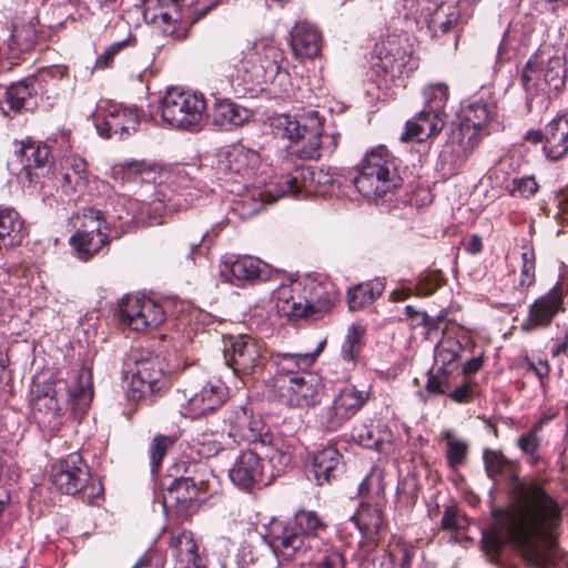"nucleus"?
<instances>
[{
  "instance_id": "f257e3e1",
  "label": "nucleus",
  "mask_w": 568,
  "mask_h": 568,
  "mask_svg": "<svg viewBox=\"0 0 568 568\" xmlns=\"http://www.w3.org/2000/svg\"><path fill=\"white\" fill-rule=\"evenodd\" d=\"M510 505L495 524L483 532L481 547L495 561L501 547L509 542L532 567L545 568L554 556V528L560 521L558 504L532 481L514 480Z\"/></svg>"
},
{
  "instance_id": "f03ea898",
  "label": "nucleus",
  "mask_w": 568,
  "mask_h": 568,
  "mask_svg": "<svg viewBox=\"0 0 568 568\" xmlns=\"http://www.w3.org/2000/svg\"><path fill=\"white\" fill-rule=\"evenodd\" d=\"M30 406L37 423L55 430L62 423L68 409L74 417L83 414L93 397L90 373L82 369L70 382L55 379L43 384H33Z\"/></svg>"
},
{
  "instance_id": "7ed1b4c3",
  "label": "nucleus",
  "mask_w": 568,
  "mask_h": 568,
  "mask_svg": "<svg viewBox=\"0 0 568 568\" xmlns=\"http://www.w3.org/2000/svg\"><path fill=\"white\" fill-rule=\"evenodd\" d=\"M496 115L497 105L490 99L480 97L464 105L459 112V124L438 155V170L448 175L457 174L484 136L490 133L488 125Z\"/></svg>"
},
{
  "instance_id": "20e7f679",
  "label": "nucleus",
  "mask_w": 568,
  "mask_h": 568,
  "mask_svg": "<svg viewBox=\"0 0 568 568\" xmlns=\"http://www.w3.org/2000/svg\"><path fill=\"white\" fill-rule=\"evenodd\" d=\"M337 301L338 291L332 282L307 276L278 287L272 303L278 317L303 320L331 315Z\"/></svg>"
},
{
  "instance_id": "39448f33",
  "label": "nucleus",
  "mask_w": 568,
  "mask_h": 568,
  "mask_svg": "<svg viewBox=\"0 0 568 568\" xmlns=\"http://www.w3.org/2000/svg\"><path fill=\"white\" fill-rule=\"evenodd\" d=\"M326 525L313 510H298L292 523L272 519L263 535L272 551L283 559L313 558L316 536Z\"/></svg>"
},
{
  "instance_id": "423d86ee",
  "label": "nucleus",
  "mask_w": 568,
  "mask_h": 568,
  "mask_svg": "<svg viewBox=\"0 0 568 568\" xmlns=\"http://www.w3.org/2000/svg\"><path fill=\"white\" fill-rule=\"evenodd\" d=\"M282 173L275 176L258 195L266 202L300 194L328 196L339 189V178L329 170L314 169L304 163L283 162Z\"/></svg>"
},
{
  "instance_id": "0eeeda50",
  "label": "nucleus",
  "mask_w": 568,
  "mask_h": 568,
  "mask_svg": "<svg viewBox=\"0 0 568 568\" xmlns=\"http://www.w3.org/2000/svg\"><path fill=\"white\" fill-rule=\"evenodd\" d=\"M402 183L397 159L385 145H378L365 153L353 179L356 190L364 197L374 201L398 189Z\"/></svg>"
},
{
  "instance_id": "6e6552de",
  "label": "nucleus",
  "mask_w": 568,
  "mask_h": 568,
  "mask_svg": "<svg viewBox=\"0 0 568 568\" xmlns=\"http://www.w3.org/2000/svg\"><path fill=\"white\" fill-rule=\"evenodd\" d=\"M566 74L564 58L554 55L545 62L541 54H534L524 65L520 75L528 111H532L536 98H540L544 103L550 100L549 93H558L566 84Z\"/></svg>"
},
{
  "instance_id": "1a4fd4ad",
  "label": "nucleus",
  "mask_w": 568,
  "mask_h": 568,
  "mask_svg": "<svg viewBox=\"0 0 568 568\" xmlns=\"http://www.w3.org/2000/svg\"><path fill=\"white\" fill-rule=\"evenodd\" d=\"M227 395V387L221 379L201 375L176 389L174 402L182 416L194 419L219 408Z\"/></svg>"
},
{
  "instance_id": "9d476101",
  "label": "nucleus",
  "mask_w": 568,
  "mask_h": 568,
  "mask_svg": "<svg viewBox=\"0 0 568 568\" xmlns=\"http://www.w3.org/2000/svg\"><path fill=\"white\" fill-rule=\"evenodd\" d=\"M203 94L170 88L161 100L160 111L164 122L170 126L190 132L197 131L205 111Z\"/></svg>"
},
{
  "instance_id": "9b49d317",
  "label": "nucleus",
  "mask_w": 568,
  "mask_h": 568,
  "mask_svg": "<svg viewBox=\"0 0 568 568\" xmlns=\"http://www.w3.org/2000/svg\"><path fill=\"white\" fill-rule=\"evenodd\" d=\"M374 52L376 61L372 70L379 78L393 80L418 68L414 45L406 33L388 34L376 43Z\"/></svg>"
},
{
  "instance_id": "f8f14e48",
  "label": "nucleus",
  "mask_w": 568,
  "mask_h": 568,
  "mask_svg": "<svg viewBox=\"0 0 568 568\" xmlns=\"http://www.w3.org/2000/svg\"><path fill=\"white\" fill-rule=\"evenodd\" d=\"M275 128L283 132L297 148L294 154L301 160H316L321 156V136L323 131L318 113L312 111L308 116L298 118L281 114L275 119Z\"/></svg>"
},
{
  "instance_id": "ddd939ff",
  "label": "nucleus",
  "mask_w": 568,
  "mask_h": 568,
  "mask_svg": "<svg viewBox=\"0 0 568 568\" xmlns=\"http://www.w3.org/2000/svg\"><path fill=\"white\" fill-rule=\"evenodd\" d=\"M275 387L282 404L291 408H306L320 403L323 384L317 374L303 372L294 376L277 377Z\"/></svg>"
},
{
  "instance_id": "4468645a",
  "label": "nucleus",
  "mask_w": 568,
  "mask_h": 568,
  "mask_svg": "<svg viewBox=\"0 0 568 568\" xmlns=\"http://www.w3.org/2000/svg\"><path fill=\"white\" fill-rule=\"evenodd\" d=\"M223 433L233 439V442L254 444L255 449L257 445L266 439L270 429L265 425L263 418L254 414L246 406H237L229 409L224 416Z\"/></svg>"
},
{
  "instance_id": "2eb2a0df",
  "label": "nucleus",
  "mask_w": 568,
  "mask_h": 568,
  "mask_svg": "<svg viewBox=\"0 0 568 568\" xmlns=\"http://www.w3.org/2000/svg\"><path fill=\"white\" fill-rule=\"evenodd\" d=\"M368 397V392L357 389L353 385L342 387L333 403L320 414L322 428L329 432L337 430L364 407Z\"/></svg>"
},
{
  "instance_id": "dca6fc26",
  "label": "nucleus",
  "mask_w": 568,
  "mask_h": 568,
  "mask_svg": "<svg viewBox=\"0 0 568 568\" xmlns=\"http://www.w3.org/2000/svg\"><path fill=\"white\" fill-rule=\"evenodd\" d=\"M185 0H144L143 18L154 24L163 36L173 40H184L186 29L182 21V7Z\"/></svg>"
},
{
  "instance_id": "f3484780",
  "label": "nucleus",
  "mask_w": 568,
  "mask_h": 568,
  "mask_svg": "<svg viewBox=\"0 0 568 568\" xmlns=\"http://www.w3.org/2000/svg\"><path fill=\"white\" fill-rule=\"evenodd\" d=\"M229 341L225 357L236 375H255L263 369L265 356L262 343L245 334L231 336Z\"/></svg>"
},
{
  "instance_id": "a211bd4d",
  "label": "nucleus",
  "mask_w": 568,
  "mask_h": 568,
  "mask_svg": "<svg viewBox=\"0 0 568 568\" xmlns=\"http://www.w3.org/2000/svg\"><path fill=\"white\" fill-rule=\"evenodd\" d=\"M140 125L139 110L121 104L110 105L105 113L95 120L98 134L103 139L125 140L133 135Z\"/></svg>"
},
{
  "instance_id": "6ab92c4d",
  "label": "nucleus",
  "mask_w": 568,
  "mask_h": 568,
  "mask_svg": "<svg viewBox=\"0 0 568 568\" xmlns=\"http://www.w3.org/2000/svg\"><path fill=\"white\" fill-rule=\"evenodd\" d=\"M51 477L59 490L74 495L87 486L90 470L79 453H71L52 467Z\"/></svg>"
},
{
  "instance_id": "aec40b11",
  "label": "nucleus",
  "mask_w": 568,
  "mask_h": 568,
  "mask_svg": "<svg viewBox=\"0 0 568 568\" xmlns=\"http://www.w3.org/2000/svg\"><path fill=\"white\" fill-rule=\"evenodd\" d=\"M209 116L220 131L231 132L248 123L254 112L232 99L215 97Z\"/></svg>"
},
{
  "instance_id": "412c9836",
  "label": "nucleus",
  "mask_w": 568,
  "mask_h": 568,
  "mask_svg": "<svg viewBox=\"0 0 568 568\" xmlns=\"http://www.w3.org/2000/svg\"><path fill=\"white\" fill-rule=\"evenodd\" d=\"M260 164V152L239 143L231 145L223 153L219 161V169L226 174H235L245 179L253 176Z\"/></svg>"
},
{
  "instance_id": "4be33fe9",
  "label": "nucleus",
  "mask_w": 568,
  "mask_h": 568,
  "mask_svg": "<svg viewBox=\"0 0 568 568\" xmlns=\"http://www.w3.org/2000/svg\"><path fill=\"white\" fill-rule=\"evenodd\" d=\"M290 45L295 58L313 60L322 50L321 31L308 21H298L290 32Z\"/></svg>"
},
{
  "instance_id": "5701e85b",
  "label": "nucleus",
  "mask_w": 568,
  "mask_h": 568,
  "mask_svg": "<svg viewBox=\"0 0 568 568\" xmlns=\"http://www.w3.org/2000/svg\"><path fill=\"white\" fill-rule=\"evenodd\" d=\"M264 469L257 452L244 450L229 471L230 479L243 490L253 488L263 480Z\"/></svg>"
},
{
  "instance_id": "b1692460",
  "label": "nucleus",
  "mask_w": 568,
  "mask_h": 568,
  "mask_svg": "<svg viewBox=\"0 0 568 568\" xmlns=\"http://www.w3.org/2000/svg\"><path fill=\"white\" fill-rule=\"evenodd\" d=\"M23 171L30 181L44 175L52 168L54 160L48 143H23L18 151Z\"/></svg>"
},
{
  "instance_id": "393cba45",
  "label": "nucleus",
  "mask_w": 568,
  "mask_h": 568,
  "mask_svg": "<svg viewBox=\"0 0 568 568\" xmlns=\"http://www.w3.org/2000/svg\"><path fill=\"white\" fill-rule=\"evenodd\" d=\"M156 301L140 293L123 295L113 306L116 320H156Z\"/></svg>"
},
{
  "instance_id": "a878e982",
  "label": "nucleus",
  "mask_w": 568,
  "mask_h": 568,
  "mask_svg": "<svg viewBox=\"0 0 568 568\" xmlns=\"http://www.w3.org/2000/svg\"><path fill=\"white\" fill-rule=\"evenodd\" d=\"M258 445V455H262L271 467L268 480L281 476L286 471L292 462L291 446L281 437H275L271 433Z\"/></svg>"
},
{
  "instance_id": "bb28decb",
  "label": "nucleus",
  "mask_w": 568,
  "mask_h": 568,
  "mask_svg": "<svg viewBox=\"0 0 568 568\" xmlns=\"http://www.w3.org/2000/svg\"><path fill=\"white\" fill-rule=\"evenodd\" d=\"M542 152L547 160L557 162L568 153V114L556 116L546 124Z\"/></svg>"
},
{
  "instance_id": "cd10ccee",
  "label": "nucleus",
  "mask_w": 568,
  "mask_h": 568,
  "mask_svg": "<svg viewBox=\"0 0 568 568\" xmlns=\"http://www.w3.org/2000/svg\"><path fill=\"white\" fill-rule=\"evenodd\" d=\"M445 125V116L423 109L412 120L405 124V133L402 135L403 141L423 142L429 138L440 133Z\"/></svg>"
},
{
  "instance_id": "c85d7f7f",
  "label": "nucleus",
  "mask_w": 568,
  "mask_h": 568,
  "mask_svg": "<svg viewBox=\"0 0 568 568\" xmlns=\"http://www.w3.org/2000/svg\"><path fill=\"white\" fill-rule=\"evenodd\" d=\"M39 85L36 77H27L13 82L7 88L3 102L16 113L32 110L37 105Z\"/></svg>"
},
{
  "instance_id": "c756f323",
  "label": "nucleus",
  "mask_w": 568,
  "mask_h": 568,
  "mask_svg": "<svg viewBox=\"0 0 568 568\" xmlns=\"http://www.w3.org/2000/svg\"><path fill=\"white\" fill-rule=\"evenodd\" d=\"M204 486L200 485L193 478L181 477L172 481L163 494L165 506H176L181 509H187L192 501L204 498Z\"/></svg>"
},
{
  "instance_id": "7c9ffc66",
  "label": "nucleus",
  "mask_w": 568,
  "mask_h": 568,
  "mask_svg": "<svg viewBox=\"0 0 568 568\" xmlns=\"http://www.w3.org/2000/svg\"><path fill=\"white\" fill-rule=\"evenodd\" d=\"M352 438L361 446L387 453L392 445L393 433L383 424L356 425L352 432Z\"/></svg>"
},
{
  "instance_id": "2f4dec72",
  "label": "nucleus",
  "mask_w": 568,
  "mask_h": 568,
  "mask_svg": "<svg viewBox=\"0 0 568 568\" xmlns=\"http://www.w3.org/2000/svg\"><path fill=\"white\" fill-rule=\"evenodd\" d=\"M565 311V290L562 284L558 282L549 292L535 300L530 305L528 320H552Z\"/></svg>"
},
{
  "instance_id": "473e14b6",
  "label": "nucleus",
  "mask_w": 568,
  "mask_h": 568,
  "mask_svg": "<svg viewBox=\"0 0 568 568\" xmlns=\"http://www.w3.org/2000/svg\"><path fill=\"white\" fill-rule=\"evenodd\" d=\"M342 455L334 447H325L313 456L311 474L317 485L322 486L336 478L341 471Z\"/></svg>"
},
{
  "instance_id": "72a5a7b5",
  "label": "nucleus",
  "mask_w": 568,
  "mask_h": 568,
  "mask_svg": "<svg viewBox=\"0 0 568 568\" xmlns=\"http://www.w3.org/2000/svg\"><path fill=\"white\" fill-rule=\"evenodd\" d=\"M170 547L175 560L185 565V568H206L191 531L173 534L170 538Z\"/></svg>"
},
{
  "instance_id": "f704fd0d",
  "label": "nucleus",
  "mask_w": 568,
  "mask_h": 568,
  "mask_svg": "<svg viewBox=\"0 0 568 568\" xmlns=\"http://www.w3.org/2000/svg\"><path fill=\"white\" fill-rule=\"evenodd\" d=\"M285 61L284 51L273 44L265 43L256 50V63L258 70L255 78H261L263 82H272L282 74L283 62Z\"/></svg>"
},
{
  "instance_id": "c9c22d12",
  "label": "nucleus",
  "mask_w": 568,
  "mask_h": 568,
  "mask_svg": "<svg viewBox=\"0 0 568 568\" xmlns=\"http://www.w3.org/2000/svg\"><path fill=\"white\" fill-rule=\"evenodd\" d=\"M61 187L65 194L82 192L88 185V163L78 155L67 156L61 163Z\"/></svg>"
},
{
  "instance_id": "e433bc0d",
  "label": "nucleus",
  "mask_w": 568,
  "mask_h": 568,
  "mask_svg": "<svg viewBox=\"0 0 568 568\" xmlns=\"http://www.w3.org/2000/svg\"><path fill=\"white\" fill-rule=\"evenodd\" d=\"M445 283V278L443 276L442 271L434 270L429 272L422 273L414 287L399 286L395 288L390 293V300L394 302H403L410 297L412 295H416L419 297H425L434 294L437 290H439Z\"/></svg>"
},
{
  "instance_id": "4c0bfd02",
  "label": "nucleus",
  "mask_w": 568,
  "mask_h": 568,
  "mask_svg": "<svg viewBox=\"0 0 568 568\" xmlns=\"http://www.w3.org/2000/svg\"><path fill=\"white\" fill-rule=\"evenodd\" d=\"M24 239V221L12 207L0 205V251L18 246Z\"/></svg>"
},
{
  "instance_id": "58836bf2",
  "label": "nucleus",
  "mask_w": 568,
  "mask_h": 568,
  "mask_svg": "<svg viewBox=\"0 0 568 568\" xmlns=\"http://www.w3.org/2000/svg\"><path fill=\"white\" fill-rule=\"evenodd\" d=\"M110 242L111 239L109 234H90L85 236V233L80 232H75L69 240L74 255L83 262L93 258L103 247L108 246Z\"/></svg>"
},
{
  "instance_id": "ea45409f",
  "label": "nucleus",
  "mask_w": 568,
  "mask_h": 568,
  "mask_svg": "<svg viewBox=\"0 0 568 568\" xmlns=\"http://www.w3.org/2000/svg\"><path fill=\"white\" fill-rule=\"evenodd\" d=\"M156 320H201L203 311L186 301L162 298L156 301Z\"/></svg>"
},
{
  "instance_id": "a19ab883",
  "label": "nucleus",
  "mask_w": 568,
  "mask_h": 568,
  "mask_svg": "<svg viewBox=\"0 0 568 568\" xmlns=\"http://www.w3.org/2000/svg\"><path fill=\"white\" fill-rule=\"evenodd\" d=\"M385 290L382 280L363 282L347 291V304L351 311H361L372 305Z\"/></svg>"
},
{
  "instance_id": "79ce46f5",
  "label": "nucleus",
  "mask_w": 568,
  "mask_h": 568,
  "mask_svg": "<svg viewBox=\"0 0 568 568\" xmlns=\"http://www.w3.org/2000/svg\"><path fill=\"white\" fill-rule=\"evenodd\" d=\"M438 8L428 21V29L434 37H440L455 31L463 23V16L457 4H436Z\"/></svg>"
},
{
  "instance_id": "37998d69",
  "label": "nucleus",
  "mask_w": 568,
  "mask_h": 568,
  "mask_svg": "<svg viewBox=\"0 0 568 568\" xmlns=\"http://www.w3.org/2000/svg\"><path fill=\"white\" fill-rule=\"evenodd\" d=\"M229 268L236 282L265 281L268 277L267 265L252 256L237 257Z\"/></svg>"
},
{
  "instance_id": "c03bdc74",
  "label": "nucleus",
  "mask_w": 568,
  "mask_h": 568,
  "mask_svg": "<svg viewBox=\"0 0 568 568\" xmlns=\"http://www.w3.org/2000/svg\"><path fill=\"white\" fill-rule=\"evenodd\" d=\"M112 171L114 178L122 182H150L154 180L156 165L145 161L132 160L115 164Z\"/></svg>"
},
{
  "instance_id": "a18cd8bd",
  "label": "nucleus",
  "mask_w": 568,
  "mask_h": 568,
  "mask_svg": "<svg viewBox=\"0 0 568 568\" xmlns=\"http://www.w3.org/2000/svg\"><path fill=\"white\" fill-rule=\"evenodd\" d=\"M324 342L318 344L314 354H293V353H277L272 356L274 365L277 367L278 377L294 376V367H300L301 364L308 365L321 353Z\"/></svg>"
},
{
  "instance_id": "49530a36",
  "label": "nucleus",
  "mask_w": 568,
  "mask_h": 568,
  "mask_svg": "<svg viewBox=\"0 0 568 568\" xmlns=\"http://www.w3.org/2000/svg\"><path fill=\"white\" fill-rule=\"evenodd\" d=\"M105 217L102 211L95 207H84L80 215L75 217L77 231L90 234H109V229L104 226Z\"/></svg>"
},
{
  "instance_id": "de8ad7c7",
  "label": "nucleus",
  "mask_w": 568,
  "mask_h": 568,
  "mask_svg": "<svg viewBox=\"0 0 568 568\" xmlns=\"http://www.w3.org/2000/svg\"><path fill=\"white\" fill-rule=\"evenodd\" d=\"M365 327L361 324H352L342 344L341 356L344 362L355 365L363 346Z\"/></svg>"
},
{
  "instance_id": "09e8293b",
  "label": "nucleus",
  "mask_w": 568,
  "mask_h": 568,
  "mask_svg": "<svg viewBox=\"0 0 568 568\" xmlns=\"http://www.w3.org/2000/svg\"><path fill=\"white\" fill-rule=\"evenodd\" d=\"M11 38L13 45L21 52L32 51L39 39L38 22L30 20L20 26H14Z\"/></svg>"
},
{
  "instance_id": "8fccbe9b",
  "label": "nucleus",
  "mask_w": 568,
  "mask_h": 568,
  "mask_svg": "<svg viewBox=\"0 0 568 568\" xmlns=\"http://www.w3.org/2000/svg\"><path fill=\"white\" fill-rule=\"evenodd\" d=\"M135 371L144 378L163 389L166 385L163 364L160 357L150 356L140 358L135 363Z\"/></svg>"
},
{
  "instance_id": "3c124183",
  "label": "nucleus",
  "mask_w": 568,
  "mask_h": 568,
  "mask_svg": "<svg viewBox=\"0 0 568 568\" xmlns=\"http://www.w3.org/2000/svg\"><path fill=\"white\" fill-rule=\"evenodd\" d=\"M354 520L362 534L368 537L376 535L383 526L381 510L371 506H362Z\"/></svg>"
},
{
  "instance_id": "603ef678",
  "label": "nucleus",
  "mask_w": 568,
  "mask_h": 568,
  "mask_svg": "<svg viewBox=\"0 0 568 568\" xmlns=\"http://www.w3.org/2000/svg\"><path fill=\"white\" fill-rule=\"evenodd\" d=\"M425 105L424 109L437 113L442 116L445 114V105L449 99V90L446 84H430L424 90Z\"/></svg>"
},
{
  "instance_id": "864d4df0",
  "label": "nucleus",
  "mask_w": 568,
  "mask_h": 568,
  "mask_svg": "<svg viewBox=\"0 0 568 568\" xmlns=\"http://www.w3.org/2000/svg\"><path fill=\"white\" fill-rule=\"evenodd\" d=\"M519 287L529 288L536 282V252L531 244L523 246Z\"/></svg>"
},
{
  "instance_id": "5fc2aeb1",
  "label": "nucleus",
  "mask_w": 568,
  "mask_h": 568,
  "mask_svg": "<svg viewBox=\"0 0 568 568\" xmlns=\"http://www.w3.org/2000/svg\"><path fill=\"white\" fill-rule=\"evenodd\" d=\"M156 385L144 378L136 371L131 376L128 386V396L134 400L149 399L153 394L161 392Z\"/></svg>"
},
{
  "instance_id": "6e6d98bb",
  "label": "nucleus",
  "mask_w": 568,
  "mask_h": 568,
  "mask_svg": "<svg viewBox=\"0 0 568 568\" xmlns=\"http://www.w3.org/2000/svg\"><path fill=\"white\" fill-rule=\"evenodd\" d=\"M173 444V439L169 436H155L150 446L152 471L158 470L169 447Z\"/></svg>"
},
{
  "instance_id": "4d7b16f0",
  "label": "nucleus",
  "mask_w": 568,
  "mask_h": 568,
  "mask_svg": "<svg viewBox=\"0 0 568 568\" xmlns=\"http://www.w3.org/2000/svg\"><path fill=\"white\" fill-rule=\"evenodd\" d=\"M468 446L465 442L459 439H448L447 442V463L449 467L457 468L462 466L467 456Z\"/></svg>"
},
{
  "instance_id": "13d9d810",
  "label": "nucleus",
  "mask_w": 568,
  "mask_h": 568,
  "mask_svg": "<svg viewBox=\"0 0 568 568\" xmlns=\"http://www.w3.org/2000/svg\"><path fill=\"white\" fill-rule=\"evenodd\" d=\"M384 489L383 474L378 469H372L358 486L359 495H367L369 493L382 495Z\"/></svg>"
},
{
  "instance_id": "bf43d9fd",
  "label": "nucleus",
  "mask_w": 568,
  "mask_h": 568,
  "mask_svg": "<svg viewBox=\"0 0 568 568\" xmlns=\"http://www.w3.org/2000/svg\"><path fill=\"white\" fill-rule=\"evenodd\" d=\"M539 429H535V426L526 434L521 435L518 439V445L524 454L528 456L531 463L537 460V450L540 445V439L537 436V432Z\"/></svg>"
},
{
  "instance_id": "052dcab7",
  "label": "nucleus",
  "mask_w": 568,
  "mask_h": 568,
  "mask_svg": "<svg viewBox=\"0 0 568 568\" xmlns=\"http://www.w3.org/2000/svg\"><path fill=\"white\" fill-rule=\"evenodd\" d=\"M6 274L10 282L19 287L27 286L32 280V270L29 265L20 263L9 266Z\"/></svg>"
},
{
  "instance_id": "680f3d73",
  "label": "nucleus",
  "mask_w": 568,
  "mask_h": 568,
  "mask_svg": "<svg viewBox=\"0 0 568 568\" xmlns=\"http://www.w3.org/2000/svg\"><path fill=\"white\" fill-rule=\"evenodd\" d=\"M539 189V184L532 176H524L513 181V190L510 193L514 195L516 192L525 199L534 196Z\"/></svg>"
},
{
  "instance_id": "e2e57ef3",
  "label": "nucleus",
  "mask_w": 568,
  "mask_h": 568,
  "mask_svg": "<svg viewBox=\"0 0 568 568\" xmlns=\"http://www.w3.org/2000/svg\"><path fill=\"white\" fill-rule=\"evenodd\" d=\"M484 460L486 471L489 477H493L494 475L498 474L506 464L505 457L500 453L495 450H486L484 453Z\"/></svg>"
},
{
  "instance_id": "0e129e2a",
  "label": "nucleus",
  "mask_w": 568,
  "mask_h": 568,
  "mask_svg": "<svg viewBox=\"0 0 568 568\" xmlns=\"http://www.w3.org/2000/svg\"><path fill=\"white\" fill-rule=\"evenodd\" d=\"M193 447H196L197 454L204 458L215 456L221 449L220 443L214 439L201 440L199 438H195L193 439Z\"/></svg>"
},
{
  "instance_id": "69168bd1",
  "label": "nucleus",
  "mask_w": 568,
  "mask_h": 568,
  "mask_svg": "<svg viewBox=\"0 0 568 568\" xmlns=\"http://www.w3.org/2000/svg\"><path fill=\"white\" fill-rule=\"evenodd\" d=\"M345 559L338 550H331L325 554L320 568H344Z\"/></svg>"
},
{
  "instance_id": "338daca9",
  "label": "nucleus",
  "mask_w": 568,
  "mask_h": 568,
  "mask_svg": "<svg viewBox=\"0 0 568 568\" xmlns=\"http://www.w3.org/2000/svg\"><path fill=\"white\" fill-rule=\"evenodd\" d=\"M166 211H170V209L166 206L163 199L156 196L150 204L151 214L155 213L156 216L151 215L150 219L156 224H162L164 222L163 217L165 216Z\"/></svg>"
},
{
  "instance_id": "774afa93",
  "label": "nucleus",
  "mask_w": 568,
  "mask_h": 568,
  "mask_svg": "<svg viewBox=\"0 0 568 568\" xmlns=\"http://www.w3.org/2000/svg\"><path fill=\"white\" fill-rule=\"evenodd\" d=\"M449 397L456 403L463 404L468 403L473 397V386L470 383H466L454 392L450 393Z\"/></svg>"
}]
</instances>
